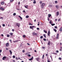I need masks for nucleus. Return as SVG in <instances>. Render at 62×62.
Segmentation results:
<instances>
[{
    "label": "nucleus",
    "mask_w": 62,
    "mask_h": 62,
    "mask_svg": "<svg viewBox=\"0 0 62 62\" xmlns=\"http://www.w3.org/2000/svg\"><path fill=\"white\" fill-rule=\"evenodd\" d=\"M49 23L50 24H51L52 23L51 22V21H50L49 22Z\"/></svg>",
    "instance_id": "40"
},
{
    "label": "nucleus",
    "mask_w": 62,
    "mask_h": 62,
    "mask_svg": "<svg viewBox=\"0 0 62 62\" xmlns=\"http://www.w3.org/2000/svg\"><path fill=\"white\" fill-rule=\"evenodd\" d=\"M30 28L31 29H32V30H34V28H33V27H32L30 26Z\"/></svg>",
    "instance_id": "16"
},
{
    "label": "nucleus",
    "mask_w": 62,
    "mask_h": 62,
    "mask_svg": "<svg viewBox=\"0 0 62 62\" xmlns=\"http://www.w3.org/2000/svg\"><path fill=\"white\" fill-rule=\"evenodd\" d=\"M50 35V31H48L47 33V35L49 36V35Z\"/></svg>",
    "instance_id": "12"
},
{
    "label": "nucleus",
    "mask_w": 62,
    "mask_h": 62,
    "mask_svg": "<svg viewBox=\"0 0 62 62\" xmlns=\"http://www.w3.org/2000/svg\"><path fill=\"white\" fill-rule=\"evenodd\" d=\"M37 30H39V28H37Z\"/></svg>",
    "instance_id": "45"
},
{
    "label": "nucleus",
    "mask_w": 62,
    "mask_h": 62,
    "mask_svg": "<svg viewBox=\"0 0 62 62\" xmlns=\"http://www.w3.org/2000/svg\"><path fill=\"white\" fill-rule=\"evenodd\" d=\"M54 31H55V32H56L57 31V30H56L55 29H54Z\"/></svg>",
    "instance_id": "24"
},
{
    "label": "nucleus",
    "mask_w": 62,
    "mask_h": 62,
    "mask_svg": "<svg viewBox=\"0 0 62 62\" xmlns=\"http://www.w3.org/2000/svg\"><path fill=\"white\" fill-rule=\"evenodd\" d=\"M6 58H7V57L4 56L2 58V60H5L6 59Z\"/></svg>",
    "instance_id": "8"
},
{
    "label": "nucleus",
    "mask_w": 62,
    "mask_h": 62,
    "mask_svg": "<svg viewBox=\"0 0 62 62\" xmlns=\"http://www.w3.org/2000/svg\"><path fill=\"white\" fill-rule=\"evenodd\" d=\"M6 49L7 50H8V48H6Z\"/></svg>",
    "instance_id": "63"
},
{
    "label": "nucleus",
    "mask_w": 62,
    "mask_h": 62,
    "mask_svg": "<svg viewBox=\"0 0 62 62\" xmlns=\"http://www.w3.org/2000/svg\"><path fill=\"white\" fill-rule=\"evenodd\" d=\"M10 2H12L13 1V0H10Z\"/></svg>",
    "instance_id": "44"
},
{
    "label": "nucleus",
    "mask_w": 62,
    "mask_h": 62,
    "mask_svg": "<svg viewBox=\"0 0 62 62\" xmlns=\"http://www.w3.org/2000/svg\"><path fill=\"white\" fill-rule=\"evenodd\" d=\"M26 37V36H25V35H24L23 36V38H25Z\"/></svg>",
    "instance_id": "25"
},
{
    "label": "nucleus",
    "mask_w": 62,
    "mask_h": 62,
    "mask_svg": "<svg viewBox=\"0 0 62 62\" xmlns=\"http://www.w3.org/2000/svg\"><path fill=\"white\" fill-rule=\"evenodd\" d=\"M1 36H2V37H4V35H3V34H2L1 35Z\"/></svg>",
    "instance_id": "54"
},
{
    "label": "nucleus",
    "mask_w": 62,
    "mask_h": 62,
    "mask_svg": "<svg viewBox=\"0 0 62 62\" xmlns=\"http://www.w3.org/2000/svg\"><path fill=\"white\" fill-rule=\"evenodd\" d=\"M13 42H14V43H15V42H16V41H13Z\"/></svg>",
    "instance_id": "62"
},
{
    "label": "nucleus",
    "mask_w": 62,
    "mask_h": 62,
    "mask_svg": "<svg viewBox=\"0 0 62 62\" xmlns=\"http://www.w3.org/2000/svg\"><path fill=\"white\" fill-rule=\"evenodd\" d=\"M56 39H59V34L58 33L57 34Z\"/></svg>",
    "instance_id": "2"
},
{
    "label": "nucleus",
    "mask_w": 62,
    "mask_h": 62,
    "mask_svg": "<svg viewBox=\"0 0 62 62\" xmlns=\"http://www.w3.org/2000/svg\"><path fill=\"white\" fill-rule=\"evenodd\" d=\"M28 56L29 57H30V56H31V55H30V54H28Z\"/></svg>",
    "instance_id": "38"
},
{
    "label": "nucleus",
    "mask_w": 62,
    "mask_h": 62,
    "mask_svg": "<svg viewBox=\"0 0 62 62\" xmlns=\"http://www.w3.org/2000/svg\"><path fill=\"white\" fill-rule=\"evenodd\" d=\"M56 16H58L59 15V12H56Z\"/></svg>",
    "instance_id": "11"
},
{
    "label": "nucleus",
    "mask_w": 62,
    "mask_h": 62,
    "mask_svg": "<svg viewBox=\"0 0 62 62\" xmlns=\"http://www.w3.org/2000/svg\"><path fill=\"white\" fill-rule=\"evenodd\" d=\"M2 52V50H0V53H1Z\"/></svg>",
    "instance_id": "52"
},
{
    "label": "nucleus",
    "mask_w": 62,
    "mask_h": 62,
    "mask_svg": "<svg viewBox=\"0 0 62 62\" xmlns=\"http://www.w3.org/2000/svg\"><path fill=\"white\" fill-rule=\"evenodd\" d=\"M6 45L7 47H8L9 46V43H7Z\"/></svg>",
    "instance_id": "7"
},
{
    "label": "nucleus",
    "mask_w": 62,
    "mask_h": 62,
    "mask_svg": "<svg viewBox=\"0 0 62 62\" xmlns=\"http://www.w3.org/2000/svg\"><path fill=\"white\" fill-rule=\"evenodd\" d=\"M54 27L55 28H57V26H55Z\"/></svg>",
    "instance_id": "46"
},
{
    "label": "nucleus",
    "mask_w": 62,
    "mask_h": 62,
    "mask_svg": "<svg viewBox=\"0 0 62 62\" xmlns=\"http://www.w3.org/2000/svg\"><path fill=\"white\" fill-rule=\"evenodd\" d=\"M44 57V55H43L42 56V58L43 59Z\"/></svg>",
    "instance_id": "22"
},
{
    "label": "nucleus",
    "mask_w": 62,
    "mask_h": 62,
    "mask_svg": "<svg viewBox=\"0 0 62 62\" xmlns=\"http://www.w3.org/2000/svg\"><path fill=\"white\" fill-rule=\"evenodd\" d=\"M56 53H58V52H59V51L58 50H56Z\"/></svg>",
    "instance_id": "43"
},
{
    "label": "nucleus",
    "mask_w": 62,
    "mask_h": 62,
    "mask_svg": "<svg viewBox=\"0 0 62 62\" xmlns=\"http://www.w3.org/2000/svg\"><path fill=\"white\" fill-rule=\"evenodd\" d=\"M27 44L28 45H29L30 44L29 43H27Z\"/></svg>",
    "instance_id": "58"
},
{
    "label": "nucleus",
    "mask_w": 62,
    "mask_h": 62,
    "mask_svg": "<svg viewBox=\"0 0 62 62\" xmlns=\"http://www.w3.org/2000/svg\"><path fill=\"white\" fill-rule=\"evenodd\" d=\"M33 4H36V2L35 1H34L33 2Z\"/></svg>",
    "instance_id": "30"
},
{
    "label": "nucleus",
    "mask_w": 62,
    "mask_h": 62,
    "mask_svg": "<svg viewBox=\"0 0 62 62\" xmlns=\"http://www.w3.org/2000/svg\"><path fill=\"white\" fill-rule=\"evenodd\" d=\"M48 54H46V56H48Z\"/></svg>",
    "instance_id": "51"
},
{
    "label": "nucleus",
    "mask_w": 62,
    "mask_h": 62,
    "mask_svg": "<svg viewBox=\"0 0 62 62\" xmlns=\"http://www.w3.org/2000/svg\"><path fill=\"white\" fill-rule=\"evenodd\" d=\"M29 24V25H33V24H31L30 23Z\"/></svg>",
    "instance_id": "37"
},
{
    "label": "nucleus",
    "mask_w": 62,
    "mask_h": 62,
    "mask_svg": "<svg viewBox=\"0 0 62 62\" xmlns=\"http://www.w3.org/2000/svg\"><path fill=\"white\" fill-rule=\"evenodd\" d=\"M47 62H51L50 61H48V60H47Z\"/></svg>",
    "instance_id": "55"
},
{
    "label": "nucleus",
    "mask_w": 62,
    "mask_h": 62,
    "mask_svg": "<svg viewBox=\"0 0 62 62\" xmlns=\"http://www.w3.org/2000/svg\"><path fill=\"white\" fill-rule=\"evenodd\" d=\"M1 5H4L5 4V3L4 2H1Z\"/></svg>",
    "instance_id": "21"
},
{
    "label": "nucleus",
    "mask_w": 62,
    "mask_h": 62,
    "mask_svg": "<svg viewBox=\"0 0 62 62\" xmlns=\"http://www.w3.org/2000/svg\"><path fill=\"white\" fill-rule=\"evenodd\" d=\"M43 35L44 36V38H46V35L45 34L44 35Z\"/></svg>",
    "instance_id": "19"
},
{
    "label": "nucleus",
    "mask_w": 62,
    "mask_h": 62,
    "mask_svg": "<svg viewBox=\"0 0 62 62\" xmlns=\"http://www.w3.org/2000/svg\"><path fill=\"white\" fill-rule=\"evenodd\" d=\"M16 26H18V27H19L20 26V24L19 23H16Z\"/></svg>",
    "instance_id": "4"
},
{
    "label": "nucleus",
    "mask_w": 62,
    "mask_h": 62,
    "mask_svg": "<svg viewBox=\"0 0 62 62\" xmlns=\"http://www.w3.org/2000/svg\"><path fill=\"white\" fill-rule=\"evenodd\" d=\"M51 25L52 26H54V25H55V24H51Z\"/></svg>",
    "instance_id": "26"
},
{
    "label": "nucleus",
    "mask_w": 62,
    "mask_h": 62,
    "mask_svg": "<svg viewBox=\"0 0 62 62\" xmlns=\"http://www.w3.org/2000/svg\"><path fill=\"white\" fill-rule=\"evenodd\" d=\"M33 35H35V36H37L38 35V33H35V32H33L32 33Z\"/></svg>",
    "instance_id": "3"
},
{
    "label": "nucleus",
    "mask_w": 62,
    "mask_h": 62,
    "mask_svg": "<svg viewBox=\"0 0 62 62\" xmlns=\"http://www.w3.org/2000/svg\"><path fill=\"white\" fill-rule=\"evenodd\" d=\"M3 26V27H5V24H3L2 25Z\"/></svg>",
    "instance_id": "35"
},
{
    "label": "nucleus",
    "mask_w": 62,
    "mask_h": 62,
    "mask_svg": "<svg viewBox=\"0 0 62 62\" xmlns=\"http://www.w3.org/2000/svg\"><path fill=\"white\" fill-rule=\"evenodd\" d=\"M62 31V27L60 29V31Z\"/></svg>",
    "instance_id": "23"
},
{
    "label": "nucleus",
    "mask_w": 62,
    "mask_h": 62,
    "mask_svg": "<svg viewBox=\"0 0 62 62\" xmlns=\"http://www.w3.org/2000/svg\"><path fill=\"white\" fill-rule=\"evenodd\" d=\"M22 52H23V53H24V52H25V51H24V50H23Z\"/></svg>",
    "instance_id": "47"
},
{
    "label": "nucleus",
    "mask_w": 62,
    "mask_h": 62,
    "mask_svg": "<svg viewBox=\"0 0 62 62\" xmlns=\"http://www.w3.org/2000/svg\"><path fill=\"white\" fill-rule=\"evenodd\" d=\"M32 28H34L35 27V26H32Z\"/></svg>",
    "instance_id": "53"
},
{
    "label": "nucleus",
    "mask_w": 62,
    "mask_h": 62,
    "mask_svg": "<svg viewBox=\"0 0 62 62\" xmlns=\"http://www.w3.org/2000/svg\"><path fill=\"white\" fill-rule=\"evenodd\" d=\"M40 5H41V4L42 3V2L41 1H40Z\"/></svg>",
    "instance_id": "31"
},
{
    "label": "nucleus",
    "mask_w": 62,
    "mask_h": 62,
    "mask_svg": "<svg viewBox=\"0 0 62 62\" xmlns=\"http://www.w3.org/2000/svg\"><path fill=\"white\" fill-rule=\"evenodd\" d=\"M43 40H44L45 41H46V39H44Z\"/></svg>",
    "instance_id": "33"
},
{
    "label": "nucleus",
    "mask_w": 62,
    "mask_h": 62,
    "mask_svg": "<svg viewBox=\"0 0 62 62\" xmlns=\"http://www.w3.org/2000/svg\"><path fill=\"white\" fill-rule=\"evenodd\" d=\"M40 39H42L43 38V36H41L40 37Z\"/></svg>",
    "instance_id": "34"
},
{
    "label": "nucleus",
    "mask_w": 62,
    "mask_h": 62,
    "mask_svg": "<svg viewBox=\"0 0 62 62\" xmlns=\"http://www.w3.org/2000/svg\"><path fill=\"white\" fill-rule=\"evenodd\" d=\"M33 56H32L31 58L30 59H29V61H31L33 60Z\"/></svg>",
    "instance_id": "9"
},
{
    "label": "nucleus",
    "mask_w": 62,
    "mask_h": 62,
    "mask_svg": "<svg viewBox=\"0 0 62 62\" xmlns=\"http://www.w3.org/2000/svg\"><path fill=\"white\" fill-rule=\"evenodd\" d=\"M60 51H62V49H60Z\"/></svg>",
    "instance_id": "64"
},
{
    "label": "nucleus",
    "mask_w": 62,
    "mask_h": 62,
    "mask_svg": "<svg viewBox=\"0 0 62 62\" xmlns=\"http://www.w3.org/2000/svg\"><path fill=\"white\" fill-rule=\"evenodd\" d=\"M42 48H43V49H45V47H42Z\"/></svg>",
    "instance_id": "57"
},
{
    "label": "nucleus",
    "mask_w": 62,
    "mask_h": 62,
    "mask_svg": "<svg viewBox=\"0 0 62 62\" xmlns=\"http://www.w3.org/2000/svg\"><path fill=\"white\" fill-rule=\"evenodd\" d=\"M0 10H2V11H4V10H5V9L4 8H0Z\"/></svg>",
    "instance_id": "10"
},
{
    "label": "nucleus",
    "mask_w": 62,
    "mask_h": 62,
    "mask_svg": "<svg viewBox=\"0 0 62 62\" xmlns=\"http://www.w3.org/2000/svg\"><path fill=\"white\" fill-rule=\"evenodd\" d=\"M13 58H15V55H13Z\"/></svg>",
    "instance_id": "39"
},
{
    "label": "nucleus",
    "mask_w": 62,
    "mask_h": 62,
    "mask_svg": "<svg viewBox=\"0 0 62 62\" xmlns=\"http://www.w3.org/2000/svg\"><path fill=\"white\" fill-rule=\"evenodd\" d=\"M44 32L45 33H46V34H47V31H46L45 30H44Z\"/></svg>",
    "instance_id": "20"
},
{
    "label": "nucleus",
    "mask_w": 62,
    "mask_h": 62,
    "mask_svg": "<svg viewBox=\"0 0 62 62\" xmlns=\"http://www.w3.org/2000/svg\"><path fill=\"white\" fill-rule=\"evenodd\" d=\"M45 4L44 3H42L41 6V7L42 9H43L44 8V6H45Z\"/></svg>",
    "instance_id": "1"
},
{
    "label": "nucleus",
    "mask_w": 62,
    "mask_h": 62,
    "mask_svg": "<svg viewBox=\"0 0 62 62\" xmlns=\"http://www.w3.org/2000/svg\"><path fill=\"white\" fill-rule=\"evenodd\" d=\"M26 18H29V16H26Z\"/></svg>",
    "instance_id": "27"
},
{
    "label": "nucleus",
    "mask_w": 62,
    "mask_h": 62,
    "mask_svg": "<svg viewBox=\"0 0 62 62\" xmlns=\"http://www.w3.org/2000/svg\"><path fill=\"white\" fill-rule=\"evenodd\" d=\"M36 20L35 19L34 20V21L35 22H36Z\"/></svg>",
    "instance_id": "61"
},
{
    "label": "nucleus",
    "mask_w": 62,
    "mask_h": 62,
    "mask_svg": "<svg viewBox=\"0 0 62 62\" xmlns=\"http://www.w3.org/2000/svg\"><path fill=\"white\" fill-rule=\"evenodd\" d=\"M18 17H19V18H20V19H21V20H22L23 19V18L22 17H21L20 16H19Z\"/></svg>",
    "instance_id": "17"
},
{
    "label": "nucleus",
    "mask_w": 62,
    "mask_h": 62,
    "mask_svg": "<svg viewBox=\"0 0 62 62\" xmlns=\"http://www.w3.org/2000/svg\"><path fill=\"white\" fill-rule=\"evenodd\" d=\"M50 44H51V42L49 40L47 43V45L49 46Z\"/></svg>",
    "instance_id": "6"
},
{
    "label": "nucleus",
    "mask_w": 62,
    "mask_h": 62,
    "mask_svg": "<svg viewBox=\"0 0 62 62\" xmlns=\"http://www.w3.org/2000/svg\"><path fill=\"white\" fill-rule=\"evenodd\" d=\"M7 37H10V36L9 35H7Z\"/></svg>",
    "instance_id": "36"
},
{
    "label": "nucleus",
    "mask_w": 62,
    "mask_h": 62,
    "mask_svg": "<svg viewBox=\"0 0 62 62\" xmlns=\"http://www.w3.org/2000/svg\"><path fill=\"white\" fill-rule=\"evenodd\" d=\"M59 60H61L62 59L61 58H59Z\"/></svg>",
    "instance_id": "42"
},
{
    "label": "nucleus",
    "mask_w": 62,
    "mask_h": 62,
    "mask_svg": "<svg viewBox=\"0 0 62 62\" xmlns=\"http://www.w3.org/2000/svg\"><path fill=\"white\" fill-rule=\"evenodd\" d=\"M23 12H25V10H23Z\"/></svg>",
    "instance_id": "56"
},
{
    "label": "nucleus",
    "mask_w": 62,
    "mask_h": 62,
    "mask_svg": "<svg viewBox=\"0 0 62 62\" xmlns=\"http://www.w3.org/2000/svg\"><path fill=\"white\" fill-rule=\"evenodd\" d=\"M9 51L10 52V55H11V54H12V51H11V50H10Z\"/></svg>",
    "instance_id": "13"
},
{
    "label": "nucleus",
    "mask_w": 62,
    "mask_h": 62,
    "mask_svg": "<svg viewBox=\"0 0 62 62\" xmlns=\"http://www.w3.org/2000/svg\"><path fill=\"white\" fill-rule=\"evenodd\" d=\"M48 21H49V18H48Z\"/></svg>",
    "instance_id": "59"
},
{
    "label": "nucleus",
    "mask_w": 62,
    "mask_h": 62,
    "mask_svg": "<svg viewBox=\"0 0 62 62\" xmlns=\"http://www.w3.org/2000/svg\"><path fill=\"white\" fill-rule=\"evenodd\" d=\"M9 41H10V42H11H11H12V41H11V40H10Z\"/></svg>",
    "instance_id": "49"
},
{
    "label": "nucleus",
    "mask_w": 62,
    "mask_h": 62,
    "mask_svg": "<svg viewBox=\"0 0 62 62\" xmlns=\"http://www.w3.org/2000/svg\"><path fill=\"white\" fill-rule=\"evenodd\" d=\"M16 15V13H14L13 14V15L14 16H15Z\"/></svg>",
    "instance_id": "29"
},
{
    "label": "nucleus",
    "mask_w": 62,
    "mask_h": 62,
    "mask_svg": "<svg viewBox=\"0 0 62 62\" xmlns=\"http://www.w3.org/2000/svg\"><path fill=\"white\" fill-rule=\"evenodd\" d=\"M24 7L25 8H27V9H28V7H26V6L25 5L24 6Z\"/></svg>",
    "instance_id": "28"
},
{
    "label": "nucleus",
    "mask_w": 62,
    "mask_h": 62,
    "mask_svg": "<svg viewBox=\"0 0 62 62\" xmlns=\"http://www.w3.org/2000/svg\"><path fill=\"white\" fill-rule=\"evenodd\" d=\"M52 15L50 14H49L48 15V18H50L51 17Z\"/></svg>",
    "instance_id": "15"
},
{
    "label": "nucleus",
    "mask_w": 62,
    "mask_h": 62,
    "mask_svg": "<svg viewBox=\"0 0 62 62\" xmlns=\"http://www.w3.org/2000/svg\"><path fill=\"white\" fill-rule=\"evenodd\" d=\"M3 19V17H0V19Z\"/></svg>",
    "instance_id": "41"
},
{
    "label": "nucleus",
    "mask_w": 62,
    "mask_h": 62,
    "mask_svg": "<svg viewBox=\"0 0 62 62\" xmlns=\"http://www.w3.org/2000/svg\"><path fill=\"white\" fill-rule=\"evenodd\" d=\"M55 7L56 8H59V6L58 5H56L55 6Z\"/></svg>",
    "instance_id": "14"
},
{
    "label": "nucleus",
    "mask_w": 62,
    "mask_h": 62,
    "mask_svg": "<svg viewBox=\"0 0 62 62\" xmlns=\"http://www.w3.org/2000/svg\"><path fill=\"white\" fill-rule=\"evenodd\" d=\"M16 60H17L18 58H17V57H16Z\"/></svg>",
    "instance_id": "50"
},
{
    "label": "nucleus",
    "mask_w": 62,
    "mask_h": 62,
    "mask_svg": "<svg viewBox=\"0 0 62 62\" xmlns=\"http://www.w3.org/2000/svg\"><path fill=\"white\" fill-rule=\"evenodd\" d=\"M55 3L56 4H57V1H55Z\"/></svg>",
    "instance_id": "32"
},
{
    "label": "nucleus",
    "mask_w": 62,
    "mask_h": 62,
    "mask_svg": "<svg viewBox=\"0 0 62 62\" xmlns=\"http://www.w3.org/2000/svg\"><path fill=\"white\" fill-rule=\"evenodd\" d=\"M40 59V58H36V60L37 61H38L39 62V60Z\"/></svg>",
    "instance_id": "5"
},
{
    "label": "nucleus",
    "mask_w": 62,
    "mask_h": 62,
    "mask_svg": "<svg viewBox=\"0 0 62 62\" xmlns=\"http://www.w3.org/2000/svg\"><path fill=\"white\" fill-rule=\"evenodd\" d=\"M20 2H18V5H20Z\"/></svg>",
    "instance_id": "60"
},
{
    "label": "nucleus",
    "mask_w": 62,
    "mask_h": 62,
    "mask_svg": "<svg viewBox=\"0 0 62 62\" xmlns=\"http://www.w3.org/2000/svg\"><path fill=\"white\" fill-rule=\"evenodd\" d=\"M10 36H12L13 35V33H9Z\"/></svg>",
    "instance_id": "18"
},
{
    "label": "nucleus",
    "mask_w": 62,
    "mask_h": 62,
    "mask_svg": "<svg viewBox=\"0 0 62 62\" xmlns=\"http://www.w3.org/2000/svg\"><path fill=\"white\" fill-rule=\"evenodd\" d=\"M12 31H13V32H14V29H13Z\"/></svg>",
    "instance_id": "48"
}]
</instances>
